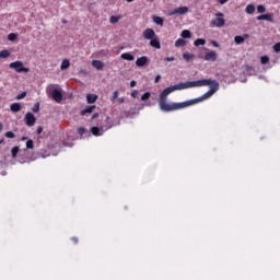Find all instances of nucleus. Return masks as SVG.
<instances>
[{"label": "nucleus", "mask_w": 280, "mask_h": 280, "mask_svg": "<svg viewBox=\"0 0 280 280\" xmlns=\"http://www.w3.org/2000/svg\"><path fill=\"white\" fill-rule=\"evenodd\" d=\"M218 91H220V83L212 79L182 82L161 92L159 106L164 113L183 110V108H189V106L209 100Z\"/></svg>", "instance_id": "1"}, {"label": "nucleus", "mask_w": 280, "mask_h": 280, "mask_svg": "<svg viewBox=\"0 0 280 280\" xmlns=\"http://www.w3.org/2000/svg\"><path fill=\"white\" fill-rule=\"evenodd\" d=\"M107 126L102 127L100 129V127H92L91 128V132L94 137H102V135H104V132H106V130H110V128H113V122H110V117H106L105 119Z\"/></svg>", "instance_id": "2"}, {"label": "nucleus", "mask_w": 280, "mask_h": 280, "mask_svg": "<svg viewBox=\"0 0 280 280\" xmlns=\"http://www.w3.org/2000/svg\"><path fill=\"white\" fill-rule=\"evenodd\" d=\"M214 16L217 18L210 22V27H224L226 23V20H224V13L217 12L214 13Z\"/></svg>", "instance_id": "3"}, {"label": "nucleus", "mask_w": 280, "mask_h": 280, "mask_svg": "<svg viewBox=\"0 0 280 280\" xmlns=\"http://www.w3.org/2000/svg\"><path fill=\"white\" fill-rule=\"evenodd\" d=\"M10 69H14L16 73H30V69L23 67V61H14L9 65Z\"/></svg>", "instance_id": "4"}, {"label": "nucleus", "mask_w": 280, "mask_h": 280, "mask_svg": "<svg viewBox=\"0 0 280 280\" xmlns=\"http://www.w3.org/2000/svg\"><path fill=\"white\" fill-rule=\"evenodd\" d=\"M203 60H206V62H215V60H218V52L215 50L206 52L203 56Z\"/></svg>", "instance_id": "5"}, {"label": "nucleus", "mask_w": 280, "mask_h": 280, "mask_svg": "<svg viewBox=\"0 0 280 280\" xmlns=\"http://www.w3.org/2000/svg\"><path fill=\"white\" fill-rule=\"evenodd\" d=\"M25 124H26V126L32 128V126H34L36 124V116H34V114H32L31 112L26 113Z\"/></svg>", "instance_id": "6"}, {"label": "nucleus", "mask_w": 280, "mask_h": 280, "mask_svg": "<svg viewBox=\"0 0 280 280\" xmlns=\"http://www.w3.org/2000/svg\"><path fill=\"white\" fill-rule=\"evenodd\" d=\"M142 36L145 40H152L156 36V33L152 28H145Z\"/></svg>", "instance_id": "7"}, {"label": "nucleus", "mask_w": 280, "mask_h": 280, "mask_svg": "<svg viewBox=\"0 0 280 280\" xmlns=\"http://www.w3.org/2000/svg\"><path fill=\"white\" fill-rule=\"evenodd\" d=\"M51 97L57 104H60L62 102V92L60 90H52Z\"/></svg>", "instance_id": "8"}, {"label": "nucleus", "mask_w": 280, "mask_h": 280, "mask_svg": "<svg viewBox=\"0 0 280 280\" xmlns=\"http://www.w3.org/2000/svg\"><path fill=\"white\" fill-rule=\"evenodd\" d=\"M257 21H269V23H273L272 13H266L257 16Z\"/></svg>", "instance_id": "9"}, {"label": "nucleus", "mask_w": 280, "mask_h": 280, "mask_svg": "<svg viewBox=\"0 0 280 280\" xmlns=\"http://www.w3.org/2000/svg\"><path fill=\"white\" fill-rule=\"evenodd\" d=\"M148 57L147 56H142V57H139L137 60H136V66L138 67H145V65H148Z\"/></svg>", "instance_id": "10"}, {"label": "nucleus", "mask_w": 280, "mask_h": 280, "mask_svg": "<svg viewBox=\"0 0 280 280\" xmlns=\"http://www.w3.org/2000/svg\"><path fill=\"white\" fill-rule=\"evenodd\" d=\"M151 47H154V49H161V42L159 40V36L156 35L152 39H150Z\"/></svg>", "instance_id": "11"}, {"label": "nucleus", "mask_w": 280, "mask_h": 280, "mask_svg": "<svg viewBox=\"0 0 280 280\" xmlns=\"http://www.w3.org/2000/svg\"><path fill=\"white\" fill-rule=\"evenodd\" d=\"M246 38H249L248 34H244L243 36L237 35V36L234 37V43L236 45H242V43H244V40H246Z\"/></svg>", "instance_id": "12"}, {"label": "nucleus", "mask_w": 280, "mask_h": 280, "mask_svg": "<svg viewBox=\"0 0 280 280\" xmlns=\"http://www.w3.org/2000/svg\"><path fill=\"white\" fill-rule=\"evenodd\" d=\"M187 12H189V8L178 7V8L174 9L172 14H187Z\"/></svg>", "instance_id": "13"}, {"label": "nucleus", "mask_w": 280, "mask_h": 280, "mask_svg": "<svg viewBox=\"0 0 280 280\" xmlns=\"http://www.w3.org/2000/svg\"><path fill=\"white\" fill-rule=\"evenodd\" d=\"M92 67H94V69H97V71H102L104 69V62H102V60H93Z\"/></svg>", "instance_id": "14"}, {"label": "nucleus", "mask_w": 280, "mask_h": 280, "mask_svg": "<svg viewBox=\"0 0 280 280\" xmlns=\"http://www.w3.org/2000/svg\"><path fill=\"white\" fill-rule=\"evenodd\" d=\"M120 58L122 60H128L129 62H132V60H135V56L130 52H124L121 54Z\"/></svg>", "instance_id": "15"}, {"label": "nucleus", "mask_w": 280, "mask_h": 280, "mask_svg": "<svg viewBox=\"0 0 280 280\" xmlns=\"http://www.w3.org/2000/svg\"><path fill=\"white\" fill-rule=\"evenodd\" d=\"M153 22L155 23V25H161V27H163V24L165 23V20H163V18L159 16V15H153Z\"/></svg>", "instance_id": "16"}, {"label": "nucleus", "mask_w": 280, "mask_h": 280, "mask_svg": "<svg viewBox=\"0 0 280 280\" xmlns=\"http://www.w3.org/2000/svg\"><path fill=\"white\" fill-rule=\"evenodd\" d=\"M86 100H88V104H95L97 102V95L88 94Z\"/></svg>", "instance_id": "17"}, {"label": "nucleus", "mask_w": 280, "mask_h": 280, "mask_svg": "<svg viewBox=\"0 0 280 280\" xmlns=\"http://www.w3.org/2000/svg\"><path fill=\"white\" fill-rule=\"evenodd\" d=\"M71 67V62L69 59H63L60 66L61 71H65V69H69Z\"/></svg>", "instance_id": "18"}, {"label": "nucleus", "mask_w": 280, "mask_h": 280, "mask_svg": "<svg viewBox=\"0 0 280 280\" xmlns=\"http://www.w3.org/2000/svg\"><path fill=\"white\" fill-rule=\"evenodd\" d=\"M10 109L12 110V113H19V110H21V103L11 104Z\"/></svg>", "instance_id": "19"}, {"label": "nucleus", "mask_w": 280, "mask_h": 280, "mask_svg": "<svg viewBox=\"0 0 280 280\" xmlns=\"http://www.w3.org/2000/svg\"><path fill=\"white\" fill-rule=\"evenodd\" d=\"M10 55H11V52L8 49H3L0 51V58H2V59L10 58Z\"/></svg>", "instance_id": "20"}, {"label": "nucleus", "mask_w": 280, "mask_h": 280, "mask_svg": "<svg viewBox=\"0 0 280 280\" xmlns=\"http://www.w3.org/2000/svg\"><path fill=\"white\" fill-rule=\"evenodd\" d=\"M95 109V106H88L85 109L81 110V115H86V114H91L93 113V110Z\"/></svg>", "instance_id": "21"}, {"label": "nucleus", "mask_w": 280, "mask_h": 280, "mask_svg": "<svg viewBox=\"0 0 280 280\" xmlns=\"http://www.w3.org/2000/svg\"><path fill=\"white\" fill-rule=\"evenodd\" d=\"M195 47H200V45H207V40L202 38H198L194 42Z\"/></svg>", "instance_id": "22"}, {"label": "nucleus", "mask_w": 280, "mask_h": 280, "mask_svg": "<svg viewBox=\"0 0 280 280\" xmlns=\"http://www.w3.org/2000/svg\"><path fill=\"white\" fill-rule=\"evenodd\" d=\"M245 11H246L247 14H255V5L247 4Z\"/></svg>", "instance_id": "23"}, {"label": "nucleus", "mask_w": 280, "mask_h": 280, "mask_svg": "<svg viewBox=\"0 0 280 280\" xmlns=\"http://www.w3.org/2000/svg\"><path fill=\"white\" fill-rule=\"evenodd\" d=\"M182 38H190L191 32L189 30H184L180 34Z\"/></svg>", "instance_id": "24"}, {"label": "nucleus", "mask_w": 280, "mask_h": 280, "mask_svg": "<svg viewBox=\"0 0 280 280\" xmlns=\"http://www.w3.org/2000/svg\"><path fill=\"white\" fill-rule=\"evenodd\" d=\"M183 58H184V60H186V62H189V60L194 59V55H191L189 52H184Z\"/></svg>", "instance_id": "25"}, {"label": "nucleus", "mask_w": 280, "mask_h": 280, "mask_svg": "<svg viewBox=\"0 0 280 280\" xmlns=\"http://www.w3.org/2000/svg\"><path fill=\"white\" fill-rule=\"evenodd\" d=\"M19 147H14L12 150H11V156L12 159H16V156L19 155Z\"/></svg>", "instance_id": "26"}, {"label": "nucleus", "mask_w": 280, "mask_h": 280, "mask_svg": "<svg viewBox=\"0 0 280 280\" xmlns=\"http://www.w3.org/2000/svg\"><path fill=\"white\" fill-rule=\"evenodd\" d=\"M175 47H185V39L179 38L175 42Z\"/></svg>", "instance_id": "27"}, {"label": "nucleus", "mask_w": 280, "mask_h": 280, "mask_svg": "<svg viewBox=\"0 0 280 280\" xmlns=\"http://www.w3.org/2000/svg\"><path fill=\"white\" fill-rule=\"evenodd\" d=\"M26 149L34 150V140L30 139L26 141Z\"/></svg>", "instance_id": "28"}, {"label": "nucleus", "mask_w": 280, "mask_h": 280, "mask_svg": "<svg viewBox=\"0 0 280 280\" xmlns=\"http://www.w3.org/2000/svg\"><path fill=\"white\" fill-rule=\"evenodd\" d=\"M109 22H110L112 24L119 23V16H117V15H112V16L109 18Z\"/></svg>", "instance_id": "29"}, {"label": "nucleus", "mask_w": 280, "mask_h": 280, "mask_svg": "<svg viewBox=\"0 0 280 280\" xmlns=\"http://www.w3.org/2000/svg\"><path fill=\"white\" fill-rule=\"evenodd\" d=\"M257 12H258L259 14H264V12H266V7H265L264 4H259V5L257 7Z\"/></svg>", "instance_id": "30"}, {"label": "nucleus", "mask_w": 280, "mask_h": 280, "mask_svg": "<svg viewBox=\"0 0 280 280\" xmlns=\"http://www.w3.org/2000/svg\"><path fill=\"white\" fill-rule=\"evenodd\" d=\"M260 62L261 65H268V62H270V58H268V56H262L260 58Z\"/></svg>", "instance_id": "31"}, {"label": "nucleus", "mask_w": 280, "mask_h": 280, "mask_svg": "<svg viewBox=\"0 0 280 280\" xmlns=\"http://www.w3.org/2000/svg\"><path fill=\"white\" fill-rule=\"evenodd\" d=\"M25 97H27V92H22L15 97V100H25Z\"/></svg>", "instance_id": "32"}, {"label": "nucleus", "mask_w": 280, "mask_h": 280, "mask_svg": "<svg viewBox=\"0 0 280 280\" xmlns=\"http://www.w3.org/2000/svg\"><path fill=\"white\" fill-rule=\"evenodd\" d=\"M8 38H9V40H16V38H19V36L15 33H10L8 35Z\"/></svg>", "instance_id": "33"}, {"label": "nucleus", "mask_w": 280, "mask_h": 280, "mask_svg": "<svg viewBox=\"0 0 280 280\" xmlns=\"http://www.w3.org/2000/svg\"><path fill=\"white\" fill-rule=\"evenodd\" d=\"M145 100H150V92H145L144 94H142L141 101L145 102Z\"/></svg>", "instance_id": "34"}, {"label": "nucleus", "mask_w": 280, "mask_h": 280, "mask_svg": "<svg viewBox=\"0 0 280 280\" xmlns=\"http://www.w3.org/2000/svg\"><path fill=\"white\" fill-rule=\"evenodd\" d=\"M33 113H38L40 110V103H36L34 107L32 108Z\"/></svg>", "instance_id": "35"}, {"label": "nucleus", "mask_w": 280, "mask_h": 280, "mask_svg": "<svg viewBox=\"0 0 280 280\" xmlns=\"http://www.w3.org/2000/svg\"><path fill=\"white\" fill-rule=\"evenodd\" d=\"M4 137H7L8 139H14V132H12V131H7L5 133H4Z\"/></svg>", "instance_id": "36"}, {"label": "nucleus", "mask_w": 280, "mask_h": 280, "mask_svg": "<svg viewBox=\"0 0 280 280\" xmlns=\"http://www.w3.org/2000/svg\"><path fill=\"white\" fill-rule=\"evenodd\" d=\"M78 132H79L80 137H82L83 135L86 133V128L80 127V128L78 129Z\"/></svg>", "instance_id": "37"}, {"label": "nucleus", "mask_w": 280, "mask_h": 280, "mask_svg": "<svg viewBox=\"0 0 280 280\" xmlns=\"http://www.w3.org/2000/svg\"><path fill=\"white\" fill-rule=\"evenodd\" d=\"M273 51H276V54L280 52V42L273 45Z\"/></svg>", "instance_id": "38"}, {"label": "nucleus", "mask_w": 280, "mask_h": 280, "mask_svg": "<svg viewBox=\"0 0 280 280\" xmlns=\"http://www.w3.org/2000/svg\"><path fill=\"white\" fill-rule=\"evenodd\" d=\"M117 97H119V91H115V92L113 93L112 102H115V100H117Z\"/></svg>", "instance_id": "39"}, {"label": "nucleus", "mask_w": 280, "mask_h": 280, "mask_svg": "<svg viewBox=\"0 0 280 280\" xmlns=\"http://www.w3.org/2000/svg\"><path fill=\"white\" fill-rule=\"evenodd\" d=\"M176 60L175 57H166L164 58V62H174Z\"/></svg>", "instance_id": "40"}, {"label": "nucleus", "mask_w": 280, "mask_h": 280, "mask_svg": "<svg viewBox=\"0 0 280 280\" xmlns=\"http://www.w3.org/2000/svg\"><path fill=\"white\" fill-rule=\"evenodd\" d=\"M161 82V74H158L154 79V83L159 84Z\"/></svg>", "instance_id": "41"}, {"label": "nucleus", "mask_w": 280, "mask_h": 280, "mask_svg": "<svg viewBox=\"0 0 280 280\" xmlns=\"http://www.w3.org/2000/svg\"><path fill=\"white\" fill-rule=\"evenodd\" d=\"M211 45H212L213 47H220V44H218V42H215V40H212V42H211Z\"/></svg>", "instance_id": "42"}, {"label": "nucleus", "mask_w": 280, "mask_h": 280, "mask_svg": "<svg viewBox=\"0 0 280 280\" xmlns=\"http://www.w3.org/2000/svg\"><path fill=\"white\" fill-rule=\"evenodd\" d=\"M229 2V0H218V3H220L221 5H224V3Z\"/></svg>", "instance_id": "43"}, {"label": "nucleus", "mask_w": 280, "mask_h": 280, "mask_svg": "<svg viewBox=\"0 0 280 280\" xmlns=\"http://www.w3.org/2000/svg\"><path fill=\"white\" fill-rule=\"evenodd\" d=\"M138 93L139 92L137 90H135L133 92H131V97H137Z\"/></svg>", "instance_id": "44"}, {"label": "nucleus", "mask_w": 280, "mask_h": 280, "mask_svg": "<svg viewBox=\"0 0 280 280\" xmlns=\"http://www.w3.org/2000/svg\"><path fill=\"white\" fill-rule=\"evenodd\" d=\"M37 135H40L43 132V127H37V130H36Z\"/></svg>", "instance_id": "45"}, {"label": "nucleus", "mask_w": 280, "mask_h": 280, "mask_svg": "<svg viewBox=\"0 0 280 280\" xmlns=\"http://www.w3.org/2000/svg\"><path fill=\"white\" fill-rule=\"evenodd\" d=\"M71 242H72L73 244H78V237L73 236V237L71 238Z\"/></svg>", "instance_id": "46"}, {"label": "nucleus", "mask_w": 280, "mask_h": 280, "mask_svg": "<svg viewBox=\"0 0 280 280\" xmlns=\"http://www.w3.org/2000/svg\"><path fill=\"white\" fill-rule=\"evenodd\" d=\"M130 86H131V88L137 86V81H131V82H130Z\"/></svg>", "instance_id": "47"}, {"label": "nucleus", "mask_w": 280, "mask_h": 280, "mask_svg": "<svg viewBox=\"0 0 280 280\" xmlns=\"http://www.w3.org/2000/svg\"><path fill=\"white\" fill-rule=\"evenodd\" d=\"M2 143H5V139H0V145H2Z\"/></svg>", "instance_id": "48"}, {"label": "nucleus", "mask_w": 280, "mask_h": 280, "mask_svg": "<svg viewBox=\"0 0 280 280\" xmlns=\"http://www.w3.org/2000/svg\"><path fill=\"white\" fill-rule=\"evenodd\" d=\"M3 131V124L0 122V132Z\"/></svg>", "instance_id": "49"}, {"label": "nucleus", "mask_w": 280, "mask_h": 280, "mask_svg": "<svg viewBox=\"0 0 280 280\" xmlns=\"http://www.w3.org/2000/svg\"><path fill=\"white\" fill-rule=\"evenodd\" d=\"M22 141H27V137H22Z\"/></svg>", "instance_id": "50"}, {"label": "nucleus", "mask_w": 280, "mask_h": 280, "mask_svg": "<svg viewBox=\"0 0 280 280\" xmlns=\"http://www.w3.org/2000/svg\"><path fill=\"white\" fill-rule=\"evenodd\" d=\"M128 3H132V1H135V0H126Z\"/></svg>", "instance_id": "51"}, {"label": "nucleus", "mask_w": 280, "mask_h": 280, "mask_svg": "<svg viewBox=\"0 0 280 280\" xmlns=\"http://www.w3.org/2000/svg\"><path fill=\"white\" fill-rule=\"evenodd\" d=\"M93 117H94V118L97 117V114H94Z\"/></svg>", "instance_id": "52"}, {"label": "nucleus", "mask_w": 280, "mask_h": 280, "mask_svg": "<svg viewBox=\"0 0 280 280\" xmlns=\"http://www.w3.org/2000/svg\"><path fill=\"white\" fill-rule=\"evenodd\" d=\"M122 102H124V98L120 100V103H122Z\"/></svg>", "instance_id": "53"}, {"label": "nucleus", "mask_w": 280, "mask_h": 280, "mask_svg": "<svg viewBox=\"0 0 280 280\" xmlns=\"http://www.w3.org/2000/svg\"><path fill=\"white\" fill-rule=\"evenodd\" d=\"M62 23H67V21L63 20Z\"/></svg>", "instance_id": "54"}]
</instances>
